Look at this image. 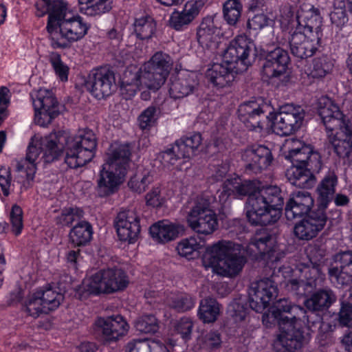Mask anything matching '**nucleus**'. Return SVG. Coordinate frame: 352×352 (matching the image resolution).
<instances>
[{
    "label": "nucleus",
    "mask_w": 352,
    "mask_h": 352,
    "mask_svg": "<svg viewBox=\"0 0 352 352\" xmlns=\"http://www.w3.org/2000/svg\"><path fill=\"white\" fill-rule=\"evenodd\" d=\"M173 65V61L169 54L161 51L155 52L139 69L145 87L154 91L159 89L164 84Z\"/></svg>",
    "instance_id": "9"
},
{
    "label": "nucleus",
    "mask_w": 352,
    "mask_h": 352,
    "mask_svg": "<svg viewBox=\"0 0 352 352\" xmlns=\"http://www.w3.org/2000/svg\"><path fill=\"white\" fill-rule=\"evenodd\" d=\"M330 21L333 27L336 28L335 38L343 37L340 35V31L346 26L349 21V16L346 10V3L344 0H335L333 9L329 14Z\"/></svg>",
    "instance_id": "41"
},
{
    "label": "nucleus",
    "mask_w": 352,
    "mask_h": 352,
    "mask_svg": "<svg viewBox=\"0 0 352 352\" xmlns=\"http://www.w3.org/2000/svg\"><path fill=\"white\" fill-rule=\"evenodd\" d=\"M49 60L58 78L62 81H67L69 67L62 61L60 55L56 52H51L49 55Z\"/></svg>",
    "instance_id": "56"
},
{
    "label": "nucleus",
    "mask_w": 352,
    "mask_h": 352,
    "mask_svg": "<svg viewBox=\"0 0 352 352\" xmlns=\"http://www.w3.org/2000/svg\"><path fill=\"white\" fill-rule=\"evenodd\" d=\"M199 85L194 74H185L171 81L169 94L174 99H180L192 94Z\"/></svg>",
    "instance_id": "32"
},
{
    "label": "nucleus",
    "mask_w": 352,
    "mask_h": 352,
    "mask_svg": "<svg viewBox=\"0 0 352 352\" xmlns=\"http://www.w3.org/2000/svg\"><path fill=\"white\" fill-rule=\"evenodd\" d=\"M79 10L87 16H100L109 12L113 8V3L106 0H78Z\"/></svg>",
    "instance_id": "43"
},
{
    "label": "nucleus",
    "mask_w": 352,
    "mask_h": 352,
    "mask_svg": "<svg viewBox=\"0 0 352 352\" xmlns=\"http://www.w3.org/2000/svg\"><path fill=\"white\" fill-rule=\"evenodd\" d=\"M241 245L230 241H219L206 248L203 263L219 275L234 277L239 274L246 263L245 257L241 252Z\"/></svg>",
    "instance_id": "5"
},
{
    "label": "nucleus",
    "mask_w": 352,
    "mask_h": 352,
    "mask_svg": "<svg viewBox=\"0 0 352 352\" xmlns=\"http://www.w3.org/2000/svg\"><path fill=\"white\" fill-rule=\"evenodd\" d=\"M129 283L126 273L120 267H108L98 271L82 283L78 290L80 298L101 293L113 294L124 290Z\"/></svg>",
    "instance_id": "7"
},
{
    "label": "nucleus",
    "mask_w": 352,
    "mask_h": 352,
    "mask_svg": "<svg viewBox=\"0 0 352 352\" xmlns=\"http://www.w3.org/2000/svg\"><path fill=\"white\" fill-rule=\"evenodd\" d=\"M204 3L202 1H188L182 11H173L168 20V25L176 31H184L199 14Z\"/></svg>",
    "instance_id": "28"
},
{
    "label": "nucleus",
    "mask_w": 352,
    "mask_h": 352,
    "mask_svg": "<svg viewBox=\"0 0 352 352\" xmlns=\"http://www.w3.org/2000/svg\"><path fill=\"white\" fill-rule=\"evenodd\" d=\"M273 23V20L269 18L266 14L261 13H257L254 16L249 19L247 22V28L250 30H261L265 27L271 25Z\"/></svg>",
    "instance_id": "60"
},
{
    "label": "nucleus",
    "mask_w": 352,
    "mask_h": 352,
    "mask_svg": "<svg viewBox=\"0 0 352 352\" xmlns=\"http://www.w3.org/2000/svg\"><path fill=\"white\" fill-rule=\"evenodd\" d=\"M270 309L280 320V333L274 341V352H296L303 344L304 331L298 324L297 318L305 313V309L292 304L288 299L276 301Z\"/></svg>",
    "instance_id": "3"
},
{
    "label": "nucleus",
    "mask_w": 352,
    "mask_h": 352,
    "mask_svg": "<svg viewBox=\"0 0 352 352\" xmlns=\"http://www.w3.org/2000/svg\"><path fill=\"white\" fill-rule=\"evenodd\" d=\"M201 135L198 132H192L182 137L175 142L177 150L181 156L190 158L195 154L201 144Z\"/></svg>",
    "instance_id": "40"
},
{
    "label": "nucleus",
    "mask_w": 352,
    "mask_h": 352,
    "mask_svg": "<svg viewBox=\"0 0 352 352\" xmlns=\"http://www.w3.org/2000/svg\"><path fill=\"white\" fill-rule=\"evenodd\" d=\"M337 321L340 327H352V303L340 300V311L338 314Z\"/></svg>",
    "instance_id": "57"
},
{
    "label": "nucleus",
    "mask_w": 352,
    "mask_h": 352,
    "mask_svg": "<svg viewBox=\"0 0 352 352\" xmlns=\"http://www.w3.org/2000/svg\"><path fill=\"white\" fill-rule=\"evenodd\" d=\"M250 245L258 252L259 256L256 258L264 261L270 267H276L275 265L286 255L285 247L278 244L270 234L256 235L251 240Z\"/></svg>",
    "instance_id": "16"
},
{
    "label": "nucleus",
    "mask_w": 352,
    "mask_h": 352,
    "mask_svg": "<svg viewBox=\"0 0 352 352\" xmlns=\"http://www.w3.org/2000/svg\"><path fill=\"white\" fill-rule=\"evenodd\" d=\"M133 27L137 38L142 41H148L156 32L157 23L152 16L144 14L135 17Z\"/></svg>",
    "instance_id": "39"
},
{
    "label": "nucleus",
    "mask_w": 352,
    "mask_h": 352,
    "mask_svg": "<svg viewBox=\"0 0 352 352\" xmlns=\"http://www.w3.org/2000/svg\"><path fill=\"white\" fill-rule=\"evenodd\" d=\"M115 228L120 241L133 243L140 232L139 216L133 210H121L116 218Z\"/></svg>",
    "instance_id": "21"
},
{
    "label": "nucleus",
    "mask_w": 352,
    "mask_h": 352,
    "mask_svg": "<svg viewBox=\"0 0 352 352\" xmlns=\"http://www.w3.org/2000/svg\"><path fill=\"white\" fill-rule=\"evenodd\" d=\"M85 87L96 98H104L116 88L115 74L105 67L92 71L85 81Z\"/></svg>",
    "instance_id": "18"
},
{
    "label": "nucleus",
    "mask_w": 352,
    "mask_h": 352,
    "mask_svg": "<svg viewBox=\"0 0 352 352\" xmlns=\"http://www.w3.org/2000/svg\"><path fill=\"white\" fill-rule=\"evenodd\" d=\"M144 87V82L139 70L135 72L126 71L121 82L120 93L124 98L129 100Z\"/></svg>",
    "instance_id": "38"
},
{
    "label": "nucleus",
    "mask_w": 352,
    "mask_h": 352,
    "mask_svg": "<svg viewBox=\"0 0 352 352\" xmlns=\"http://www.w3.org/2000/svg\"><path fill=\"white\" fill-rule=\"evenodd\" d=\"M295 236L300 240L309 241L316 237L318 232L306 218L297 223L294 228Z\"/></svg>",
    "instance_id": "54"
},
{
    "label": "nucleus",
    "mask_w": 352,
    "mask_h": 352,
    "mask_svg": "<svg viewBox=\"0 0 352 352\" xmlns=\"http://www.w3.org/2000/svg\"><path fill=\"white\" fill-rule=\"evenodd\" d=\"M285 157L292 164L286 173L289 182L300 188H311L316 180L313 173L322 166L319 153L310 146L303 145L290 150Z\"/></svg>",
    "instance_id": "6"
},
{
    "label": "nucleus",
    "mask_w": 352,
    "mask_h": 352,
    "mask_svg": "<svg viewBox=\"0 0 352 352\" xmlns=\"http://www.w3.org/2000/svg\"><path fill=\"white\" fill-rule=\"evenodd\" d=\"M84 214V211L78 207L65 208L56 217V222L57 225L69 227L74 222L81 221Z\"/></svg>",
    "instance_id": "50"
},
{
    "label": "nucleus",
    "mask_w": 352,
    "mask_h": 352,
    "mask_svg": "<svg viewBox=\"0 0 352 352\" xmlns=\"http://www.w3.org/2000/svg\"><path fill=\"white\" fill-rule=\"evenodd\" d=\"M187 222L196 233L203 235L212 234L218 228L216 213L210 208L208 200L197 197L188 212Z\"/></svg>",
    "instance_id": "10"
},
{
    "label": "nucleus",
    "mask_w": 352,
    "mask_h": 352,
    "mask_svg": "<svg viewBox=\"0 0 352 352\" xmlns=\"http://www.w3.org/2000/svg\"><path fill=\"white\" fill-rule=\"evenodd\" d=\"M305 116V111L301 106L286 104L272 116V130L280 136L290 135L301 127Z\"/></svg>",
    "instance_id": "11"
},
{
    "label": "nucleus",
    "mask_w": 352,
    "mask_h": 352,
    "mask_svg": "<svg viewBox=\"0 0 352 352\" xmlns=\"http://www.w3.org/2000/svg\"><path fill=\"white\" fill-rule=\"evenodd\" d=\"M306 8H300L296 16V25L294 31L303 32L311 37L321 41L322 36V17L318 8L314 6H305Z\"/></svg>",
    "instance_id": "19"
},
{
    "label": "nucleus",
    "mask_w": 352,
    "mask_h": 352,
    "mask_svg": "<svg viewBox=\"0 0 352 352\" xmlns=\"http://www.w3.org/2000/svg\"><path fill=\"white\" fill-rule=\"evenodd\" d=\"M264 108L265 105L256 101L245 102L238 108L239 119L248 130L261 132L269 119Z\"/></svg>",
    "instance_id": "20"
},
{
    "label": "nucleus",
    "mask_w": 352,
    "mask_h": 352,
    "mask_svg": "<svg viewBox=\"0 0 352 352\" xmlns=\"http://www.w3.org/2000/svg\"><path fill=\"white\" fill-rule=\"evenodd\" d=\"M248 294L250 307L261 313L277 296L278 287L274 280L266 278L252 283Z\"/></svg>",
    "instance_id": "15"
},
{
    "label": "nucleus",
    "mask_w": 352,
    "mask_h": 352,
    "mask_svg": "<svg viewBox=\"0 0 352 352\" xmlns=\"http://www.w3.org/2000/svg\"><path fill=\"white\" fill-rule=\"evenodd\" d=\"M94 230L91 224L87 221H81L71 229L69 233V243L73 247H83L92 239Z\"/></svg>",
    "instance_id": "37"
},
{
    "label": "nucleus",
    "mask_w": 352,
    "mask_h": 352,
    "mask_svg": "<svg viewBox=\"0 0 352 352\" xmlns=\"http://www.w3.org/2000/svg\"><path fill=\"white\" fill-rule=\"evenodd\" d=\"M157 109L154 106H149L144 109L138 117L139 125L141 129H148L153 126L157 120Z\"/></svg>",
    "instance_id": "59"
},
{
    "label": "nucleus",
    "mask_w": 352,
    "mask_h": 352,
    "mask_svg": "<svg viewBox=\"0 0 352 352\" xmlns=\"http://www.w3.org/2000/svg\"><path fill=\"white\" fill-rule=\"evenodd\" d=\"M289 45L293 56L300 59L314 56L321 47V41L318 37H311L303 32L292 30L289 32Z\"/></svg>",
    "instance_id": "25"
},
{
    "label": "nucleus",
    "mask_w": 352,
    "mask_h": 352,
    "mask_svg": "<svg viewBox=\"0 0 352 352\" xmlns=\"http://www.w3.org/2000/svg\"><path fill=\"white\" fill-rule=\"evenodd\" d=\"M23 210L17 204L12 206L10 212V220L12 225V231L16 235H19L23 228Z\"/></svg>",
    "instance_id": "58"
},
{
    "label": "nucleus",
    "mask_w": 352,
    "mask_h": 352,
    "mask_svg": "<svg viewBox=\"0 0 352 352\" xmlns=\"http://www.w3.org/2000/svg\"><path fill=\"white\" fill-rule=\"evenodd\" d=\"M339 265H331L328 267V277L338 288H344L352 284V250L340 251L334 256Z\"/></svg>",
    "instance_id": "17"
},
{
    "label": "nucleus",
    "mask_w": 352,
    "mask_h": 352,
    "mask_svg": "<svg viewBox=\"0 0 352 352\" xmlns=\"http://www.w3.org/2000/svg\"><path fill=\"white\" fill-rule=\"evenodd\" d=\"M219 313L220 305L215 299L206 298L201 300L197 314L204 323L216 321Z\"/></svg>",
    "instance_id": "44"
},
{
    "label": "nucleus",
    "mask_w": 352,
    "mask_h": 352,
    "mask_svg": "<svg viewBox=\"0 0 352 352\" xmlns=\"http://www.w3.org/2000/svg\"><path fill=\"white\" fill-rule=\"evenodd\" d=\"M166 304L177 312H185L192 309L195 299L187 293H170L166 296Z\"/></svg>",
    "instance_id": "42"
},
{
    "label": "nucleus",
    "mask_w": 352,
    "mask_h": 352,
    "mask_svg": "<svg viewBox=\"0 0 352 352\" xmlns=\"http://www.w3.org/2000/svg\"><path fill=\"white\" fill-rule=\"evenodd\" d=\"M23 310L30 316L34 318L41 314H48L47 309L43 303L42 299L37 295L36 291L30 294L23 304Z\"/></svg>",
    "instance_id": "48"
},
{
    "label": "nucleus",
    "mask_w": 352,
    "mask_h": 352,
    "mask_svg": "<svg viewBox=\"0 0 352 352\" xmlns=\"http://www.w3.org/2000/svg\"><path fill=\"white\" fill-rule=\"evenodd\" d=\"M36 292L48 312L57 309L63 300V294L50 286L40 288Z\"/></svg>",
    "instance_id": "47"
},
{
    "label": "nucleus",
    "mask_w": 352,
    "mask_h": 352,
    "mask_svg": "<svg viewBox=\"0 0 352 352\" xmlns=\"http://www.w3.org/2000/svg\"><path fill=\"white\" fill-rule=\"evenodd\" d=\"M146 204L148 206L159 208L162 206L164 198L161 195L160 186H153L145 196Z\"/></svg>",
    "instance_id": "62"
},
{
    "label": "nucleus",
    "mask_w": 352,
    "mask_h": 352,
    "mask_svg": "<svg viewBox=\"0 0 352 352\" xmlns=\"http://www.w3.org/2000/svg\"><path fill=\"white\" fill-rule=\"evenodd\" d=\"M129 326L124 318L119 314L108 317H98L93 324L94 333L96 338L107 343L120 340L128 332Z\"/></svg>",
    "instance_id": "13"
},
{
    "label": "nucleus",
    "mask_w": 352,
    "mask_h": 352,
    "mask_svg": "<svg viewBox=\"0 0 352 352\" xmlns=\"http://www.w3.org/2000/svg\"><path fill=\"white\" fill-rule=\"evenodd\" d=\"M232 191L239 197L248 196L246 217L252 226L274 224L281 216L284 192L277 186L260 188L256 180L234 178Z\"/></svg>",
    "instance_id": "2"
},
{
    "label": "nucleus",
    "mask_w": 352,
    "mask_h": 352,
    "mask_svg": "<svg viewBox=\"0 0 352 352\" xmlns=\"http://www.w3.org/2000/svg\"><path fill=\"white\" fill-rule=\"evenodd\" d=\"M338 184V177L334 170H329L316 188V202L322 205L329 204L333 201Z\"/></svg>",
    "instance_id": "31"
},
{
    "label": "nucleus",
    "mask_w": 352,
    "mask_h": 352,
    "mask_svg": "<svg viewBox=\"0 0 352 352\" xmlns=\"http://www.w3.org/2000/svg\"><path fill=\"white\" fill-rule=\"evenodd\" d=\"M135 327L137 331L143 333H155L159 329L157 318L155 316L144 315L139 318L135 323Z\"/></svg>",
    "instance_id": "55"
},
{
    "label": "nucleus",
    "mask_w": 352,
    "mask_h": 352,
    "mask_svg": "<svg viewBox=\"0 0 352 352\" xmlns=\"http://www.w3.org/2000/svg\"><path fill=\"white\" fill-rule=\"evenodd\" d=\"M336 296L331 289H319L305 300V306L309 311L323 312L336 302Z\"/></svg>",
    "instance_id": "35"
},
{
    "label": "nucleus",
    "mask_w": 352,
    "mask_h": 352,
    "mask_svg": "<svg viewBox=\"0 0 352 352\" xmlns=\"http://www.w3.org/2000/svg\"><path fill=\"white\" fill-rule=\"evenodd\" d=\"M265 53L261 70L262 79L269 84L276 82L287 72L290 61L289 56L287 50L280 47L272 50H267Z\"/></svg>",
    "instance_id": "12"
},
{
    "label": "nucleus",
    "mask_w": 352,
    "mask_h": 352,
    "mask_svg": "<svg viewBox=\"0 0 352 352\" xmlns=\"http://www.w3.org/2000/svg\"><path fill=\"white\" fill-rule=\"evenodd\" d=\"M314 199L307 191H297L291 194L286 203L285 214L288 220L307 215L314 208Z\"/></svg>",
    "instance_id": "27"
},
{
    "label": "nucleus",
    "mask_w": 352,
    "mask_h": 352,
    "mask_svg": "<svg viewBox=\"0 0 352 352\" xmlns=\"http://www.w3.org/2000/svg\"><path fill=\"white\" fill-rule=\"evenodd\" d=\"M131 155V147L128 143L113 142L109 147L105 164L113 165L120 170L123 168L126 173Z\"/></svg>",
    "instance_id": "34"
},
{
    "label": "nucleus",
    "mask_w": 352,
    "mask_h": 352,
    "mask_svg": "<svg viewBox=\"0 0 352 352\" xmlns=\"http://www.w3.org/2000/svg\"><path fill=\"white\" fill-rule=\"evenodd\" d=\"M126 173L123 168H115L113 165L104 164L100 170L97 180L96 192L100 197H107L116 193L122 183Z\"/></svg>",
    "instance_id": "22"
},
{
    "label": "nucleus",
    "mask_w": 352,
    "mask_h": 352,
    "mask_svg": "<svg viewBox=\"0 0 352 352\" xmlns=\"http://www.w3.org/2000/svg\"><path fill=\"white\" fill-rule=\"evenodd\" d=\"M193 327L192 322L188 318H182L175 326V330L184 340L190 338Z\"/></svg>",
    "instance_id": "64"
},
{
    "label": "nucleus",
    "mask_w": 352,
    "mask_h": 352,
    "mask_svg": "<svg viewBox=\"0 0 352 352\" xmlns=\"http://www.w3.org/2000/svg\"><path fill=\"white\" fill-rule=\"evenodd\" d=\"M31 98L36 116L40 115L44 119L47 118V122H51L59 115L58 102L52 92L40 89L32 93Z\"/></svg>",
    "instance_id": "26"
},
{
    "label": "nucleus",
    "mask_w": 352,
    "mask_h": 352,
    "mask_svg": "<svg viewBox=\"0 0 352 352\" xmlns=\"http://www.w3.org/2000/svg\"><path fill=\"white\" fill-rule=\"evenodd\" d=\"M332 68L333 64L327 57L316 58L313 60L309 75L313 78H321L329 73Z\"/></svg>",
    "instance_id": "53"
},
{
    "label": "nucleus",
    "mask_w": 352,
    "mask_h": 352,
    "mask_svg": "<svg viewBox=\"0 0 352 352\" xmlns=\"http://www.w3.org/2000/svg\"><path fill=\"white\" fill-rule=\"evenodd\" d=\"M151 237L157 242L165 243L175 240L179 234L178 227L167 220L159 221L149 229Z\"/></svg>",
    "instance_id": "36"
},
{
    "label": "nucleus",
    "mask_w": 352,
    "mask_h": 352,
    "mask_svg": "<svg viewBox=\"0 0 352 352\" xmlns=\"http://www.w3.org/2000/svg\"><path fill=\"white\" fill-rule=\"evenodd\" d=\"M325 252L323 248L318 246L311 247L307 254L309 261L307 263L321 267L325 261Z\"/></svg>",
    "instance_id": "63"
},
{
    "label": "nucleus",
    "mask_w": 352,
    "mask_h": 352,
    "mask_svg": "<svg viewBox=\"0 0 352 352\" xmlns=\"http://www.w3.org/2000/svg\"><path fill=\"white\" fill-rule=\"evenodd\" d=\"M242 4L239 0H227L223 7V19L230 25H236L242 12Z\"/></svg>",
    "instance_id": "49"
},
{
    "label": "nucleus",
    "mask_w": 352,
    "mask_h": 352,
    "mask_svg": "<svg viewBox=\"0 0 352 352\" xmlns=\"http://www.w3.org/2000/svg\"><path fill=\"white\" fill-rule=\"evenodd\" d=\"M321 312L320 311H306L305 309V313L300 315V318H297V321L302 320L303 322L307 324L309 328L316 327L317 325H319V327H320L322 320Z\"/></svg>",
    "instance_id": "61"
},
{
    "label": "nucleus",
    "mask_w": 352,
    "mask_h": 352,
    "mask_svg": "<svg viewBox=\"0 0 352 352\" xmlns=\"http://www.w3.org/2000/svg\"><path fill=\"white\" fill-rule=\"evenodd\" d=\"M274 160L272 150L265 144H253L241 153L245 173L258 174L272 165Z\"/></svg>",
    "instance_id": "14"
},
{
    "label": "nucleus",
    "mask_w": 352,
    "mask_h": 352,
    "mask_svg": "<svg viewBox=\"0 0 352 352\" xmlns=\"http://www.w3.org/2000/svg\"><path fill=\"white\" fill-rule=\"evenodd\" d=\"M318 115L334 152L340 158L349 159L352 164V122L331 100L320 108Z\"/></svg>",
    "instance_id": "4"
},
{
    "label": "nucleus",
    "mask_w": 352,
    "mask_h": 352,
    "mask_svg": "<svg viewBox=\"0 0 352 352\" xmlns=\"http://www.w3.org/2000/svg\"><path fill=\"white\" fill-rule=\"evenodd\" d=\"M45 28L50 46L55 50H65L81 40L87 34L89 25L80 16L69 19L63 16L54 25L47 24Z\"/></svg>",
    "instance_id": "8"
},
{
    "label": "nucleus",
    "mask_w": 352,
    "mask_h": 352,
    "mask_svg": "<svg viewBox=\"0 0 352 352\" xmlns=\"http://www.w3.org/2000/svg\"><path fill=\"white\" fill-rule=\"evenodd\" d=\"M153 181V175L148 170H144L132 177L128 182V186L133 192L140 194L144 192Z\"/></svg>",
    "instance_id": "51"
},
{
    "label": "nucleus",
    "mask_w": 352,
    "mask_h": 352,
    "mask_svg": "<svg viewBox=\"0 0 352 352\" xmlns=\"http://www.w3.org/2000/svg\"><path fill=\"white\" fill-rule=\"evenodd\" d=\"M231 64L213 63L206 71V77L215 87H223L232 82L234 78V69Z\"/></svg>",
    "instance_id": "33"
},
{
    "label": "nucleus",
    "mask_w": 352,
    "mask_h": 352,
    "mask_svg": "<svg viewBox=\"0 0 352 352\" xmlns=\"http://www.w3.org/2000/svg\"><path fill=\"white\" fill-rule=\"evenodd\" d=\"M96 146V138L91 130L80 131L76 135L69 139L60 132L52 133L39 140L32 138L25 158L18 162L16 170H25L28 178L32 179L41 153L43 155L40 160L50 164L59 160L64 149L65 164L69 168L76 169L92 160Z\"/></svg>",
    "instance_id": "1"
},
{
    "label": "nucleus",
    "mask_w": 352,
    "mask_h": 352,
    "mask_svg": "<svg viewBox=\"0 0 352 352\" xmlns=\"http://www.w3.org/2000/svg\"><path fill=\"white\" fill-rule=\"evenodd\" d=\"M328 207L327 205L321 206L320 203L316 202V206L305 217L318 233L324 230L329 221L326 212Z\"/></svg>",
    "instance_id": "46"
},
{
    "label": "nucleus",
    "mask_w": 352,
    "mask_h": 352,
    "mask_svg": "<svg viewBox=\"0 0 352 352\" xmlns=\"http://www.w3.org/2000/svg\"><path fill=\"white\" fill-rule=\"evenodd\" d=\"M299 272V280L292 279L289 283L294 289L300 287H316L318 282L324 278V275L322 272L321 267L311 265L308 263H300L296 267Z\"/></svg>",
    "instance_id": "29"
},
{
    "label": "nucleus",
    "mask_w": 352,
    "mask_h": 352,
    "mask_svg": "<svg viewBox=\"0 0 352 352\" xmlns=\"http://www.w3.org/2000/svg\"><path fill=\"white\" fill-rule=\"evenodd\" d=\"M35 14L42 17L48 14L47 24L54 25L60 21V17L66 16L67 4L63 0H38L35 3Z\"/></svg>",
    "instance_id": "30"
},
{
    "label": "nucleus",
    "mask_w": 352,
    "mask_h": 352,
    "mask_svg": "<svg viewBox=\"0 0 352 352\" xmlns=\"http://www.w3.org/2000/svg\"><path fill=\"white\" fill-rule=\"evenodd\" d=\"M254 46L253 42L246 35L237 36L225 50L223 54V63L233 66L239 62L245 66L250 65L248 56Z\"/></svg>",
    "instance_id": "24"
},
{
    "label": "nucleus",
    "mask_w": 352,
    "mask_h": 352,
    "mask_svg": "<svg viewBox=\"0 0 352 352\" xmlns=\"http://www.w3.org/2000/svg\"><path fill=\"white\" fill-rule=\"evenodd\" d=\"M204 244L195 236L184 239L179 241L176 250L178 254L188 260L195 259L199 256V250Z\"/></svg>",
    "instance_id": "45"
},
{
    "label": "nucleus",
    "mask_w": 352,
    "mask_h": 352,
    "mask_svg": "<svg viewBox=\"0 0 352 352\" xmlns=\"http://www.w3.org/2000/svg\"><path fill=\"white\" fill-rule=\"evenodd\" d=\"M126 173L123 168H115L113 165L104 164L100 170L97 180L96 192L100 197H107L116 193L122 183Z\"/></svg>",
    "instance_id": "23"
},
{
    "label": "nucleus",
    "mask_w": 352,
    "mask_h": 352,
    "mask_svg": "<svg viewBox=\"0 0 352 352\" xmlns=\"http://www.w3.org/2000/svg\"><path fill=\"white\" fill-rule=\"evenodd\" d=\"M216 32L217 28L213 20L211 18H205L197 32V41L201 45H207L209 41H212Z\"/></svg>",
    "instance_id": "52"
}]
</instances>
